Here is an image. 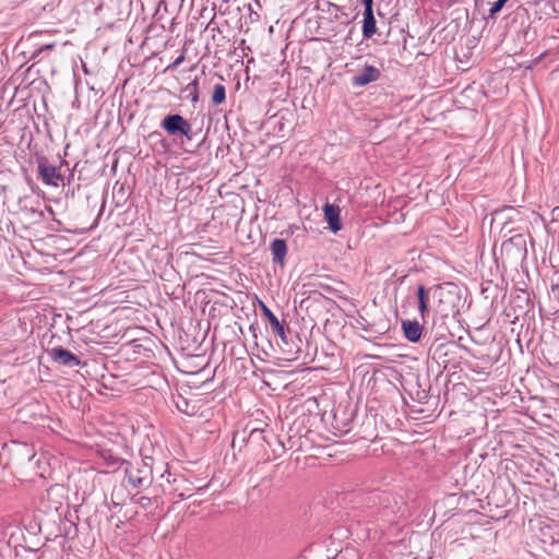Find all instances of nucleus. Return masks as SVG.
<instances>
[{
	"label": "nucleus",
	"mask_w": 559,
	"mask_h": 559,
	"mask_svg": "<svg viewBox=\"0 0 559 559\" xmlns=\"http://www.w3.org/2000/svg\"><path fill=\"white\" fill-rule=\"evenodd\" d=\"M159 126L168 135L179 139L181 143L193 141L201 132V128L193 130L192 123L180 114L166 115Z\"/></svg>",
	"instance_id": "obj_1"
},
{
	"label": "nucleus",
	"mask_w": 559,
	"mask_h": 559,
	"mask_svg": "<svg viewBox=\"0 0 559 559\" xmlns=\"http://www.w3.org/2000/svg\"><path fill=\"white\" fill-rule=\"evenodd\" d=\"M430 388L431 386H405V394L409 397L412 404L404 394L402 396L405 403L414 408L419 405H436L437 396L431 394Z\"/></svg>",
	"instance_id": "obj_2"
},
{
	"label": "nucleus",
	"mask_w": 559,
	"mask_h": 559,
	"mask_svg": "<svg viewBox=\"0 0 559 559\" xmlns=\"http://www.w3.org/2000/svg\"><path fill=\"white\" fill-rule=\"evenodd\" d=\"M141 334L143 336H139L126 342L122 345V349L127 354L133 353L150 358L151 355L153 354L152 346L154 345V341L150 335H147V332L145 330H141Z\"/></svg>",
	"instance_id": "obj_3"
},
{
	"label": "nucleus",
	"mask_w": 559,
	"mask_h": 559,
	"mask_svg": "<svg viewBox=\"0 0 559 559\" xmlns=\"http://www.w3.org/2000/svg\"><path fill=\"white\" fill-rule=\"evenodd\" d=\"M37 169L41 181L47 186H58V181L63 180V176L58 168L51 165L47 157H37Z\"/></svg>",
	"instance_id": "obj_4"
},
{
	"label": "nucleus",
	"mask_w": 559,
	"mask_h": 559,
	"mask_svg": "<svg viewBox=\"0 0 559 559\" xmlns=\"http://www.w3.org/2000/svg\"><path fill=\"white\" fill-rule=\"evenodd\" d=\"M47 355L53 362L63 367L74 368L81 365L80 358L62 346L48 349Z\"/></svg>",
	"instance_id": "obj_5"
},
{
	"label": "nucleus",
	"mask_w": 559,
	"mask_h": 559,
	"mask_svg": "<svg viewBox=\"0 0 559 559\" xmlns=\"http://www.w3.org/2000/svg\"><path fill=\"white\" fill-rule=\"evenodd\" d=\"M384 373L376 365L365 364L355 370V379L361 384H377L382 381Z\"/></svg>",
	"instance_id": "obj_6"
},
{
	"label": "nucleus",
	"mask_w": 559,
	"mask_h": 559,
	"mask_svg": "<svg viewBox=\"0 0 559 559\" xmlns=\"http://www.w3.org/2000/svg\"><path fill=\"white\" fill-rule=\"evenodd\" d=\"M181 391H178L177 394H173V401L177 407V409L187 415H193L197 412L195 401L189 399L191 394V386H180Z\"/></svg>",
	"instance_id": "obj_7"
},
{
	"label": "nucleus",
	"mask_w": 559,
	"mask_h": 559,
	"mask_svg": "<svg viewBox=\"0 0 559 559\" xmlns=\"http://www.w3.org/2000/svg\"><path fill=\"white\" fill-rule=\"evenodd\" d=\"M381 76L380 70L371 64H366L364 69L352 78V85L362 87L369 83L376 82Z\"/></svg>",
	"instance_id": "obj_8"
},
{
	"label": "nucleus",
	"mask_w": 559,
	"mask_h": 559,
	"mask_svg": "<svg viewBox=\"0 0 559 559\" xmlns=\"http://www.w3.org/2000/svg\"><path fill=\"white\" fill-rule=\"evenodd\" d=\"M432 289L435 292H437V290H439V287L435 286V287L427 288L425 285L419 284L416 289V297H417V302H418V313L424 322L430 313L429 301H430V294H431Z\"/></svg>",
	"instance_id": "obj_9"
},
{
	"label": "nucleus",
	"mask_w": 559,
	"mask_h": 559,
	"mask_svg": "<svg viewBox=\"0 0 559 559\" xmlns=\"http://www.w3.org/2000/svg\"><path fill=\"white\" fill-rule=\"evenodd\" d=\"M401 329L404 337L411 343H418L424 332V325L417 320H402Z\"/></svg>",
	"instance_id": "obj_10"
},
{
	"label": "nucleus",
	"mask_w": 559,
	"mask_h": 559,
	"mask_svg": "<svg viewBox=\"0 0 559 559\" xmlns=\"http://www.w3.org/2000/svg\"><path fill=\"white\" fill-rule=\"evenodd\" d=\"M270 249L273 264L283 267L285 265V257L288 251L286 241L281 238H275L272 240Z\"/></svg>",
	"instance_id": "obj_11"
},
{
	"label": "nucleus",
	"mask_w": 559,
	"mask_h": 559,
	"mask_svg": "<svg viewBox=\"0 0 559 559\" xmlns=\"http://www.w3.org/2000/svg\"><path fill=\"white\" fill-rule=\"evenodd\" d=\"M323 212L324 218L329 224V229L334 234L341 230L342 223L340 218V207L337 205L326 203L323 207Z\"/></svg>",
	"instance_id": "obj_12"
},
{
	"label": "nucleus",
	"mask_w": 559,
	"mask_h": 559,
	"mask_svg": "<svg viewBox=\"0 0 559 559\" xmlns=\"http://www.w3.org/2000/svg\"><path fill=\"white\" fill-rule=\"evenodd\" d=\"M262 312L271 324L272 330L280 336V338L287 343L286 330L284 322H281L277 317L264 304H261Z\"/></svg>",
	"instance_id": "obj_13"
},
{
	"label": "nucleus",
	"mask_w": 559,
	"mask_h": 559,
	"mask_svg": "<svg viewBox=\"0 0 559 559\" xmlns=\"http://www.w3.org/2000/svg\"><path fill=\"white\" fill-rule=\"evenodd\" d=\"M453 296L451 294H448L445 296V299L440 297L438 300V309L436 310L437 313L440 314L441 319L448 318L450 314L453 317L459 312L454 305H451V307H448V304L452 302Z\"/></svg>",
	"instance_id": "obj_14"
},
{
	"label": "nucleus",
	"mask_w": 559,
	"mask_h": 559,
	"mask_svg": "<svg viewBox=\"0 0 559 559\" xmlns=\"http://www.w3.org/2000/svg\"><path fill=\"white\" fill-rule=\"evenodd\" d=\"M376 19L373 12L364 13L362 20V36L364 38H371L377 33Z\"/></svg>",
	"instance_id": "obj_15"
},
{
	"label": "nucleus",
	"mask_w": 559,
	"mask_h": 559,
	"mask_svg": "<svg viewBox=\"0 0 559 559\" xmlns=\"http://www.w3.org/2000/svg\"><path fill=\"white\" fill-rule=\"evenodd\" d=\"M199 80L195 78L185 88H182L183 97L189 99L194 106L199 102Z\"/></svg>",
	"instance_id": "obj_16"
},
{
	"label": "nucleus",
	"mask_w": 559,
	"mask_h": 559,
	"mask_svg": "<svg viewBox=\"0 0 559 559\" xmlns=\"http://www.w3.org/2000/svg\"><path fill=\"white\" fill-rule=\"evenodd\" d=\"M226 100V87L218 83L213 87V93L211 97V102L213 105L217 106L223 104Z\"/></svg>",
	"instance_id": "obj_17"
},
{
	"label": "nucleus",
	"mask_w": 559,
	"mask_h": 559,
	"mask_svg": "<svg viewBox=\"0 0 559 559\" xmlns=\"http://www.w3.org/2000/svg\"><path fill=\"white\" fill-rule=\"evenodd\" d=\"M503 7H504V3L501 2L500 0H497L489 9V16H491V17L495 16L497 13H499L502 10Z\"/></svg>",
	"instance_id": "obj_18"
},
{
	"label": "nucleus",
	"mask_w": 559,
	"mask_h": 559,
	"mask_svg": "<svg viewBox=\"0 0 559 559\" xmlns=\"http://www.w3.org/2000/svg\"><path fill=\"white\" fill-rule=\"evenodd\" d=\"M129 481L133 487H140L143 484V479L141 477L133 476L132 472H129Z\"/></svg>",
	"instance_id": "obj_19"
},
{
	"label": "nucleus",
	"mask_w": 559,
	"mask_h": 559,
	"mask_svg": "<svg viewBox=\"0 0 559 559\" xmlns=\"http://www.w3.org/2000/svg\"><path fill=\"white\" fill-rule=\"evenodd\" d=\"M365 10L364 13L373 12V0H360Z\"/></svg>",
	"instance_id": "obj_20"
},
{
	"label": "nucleus",
	"mask_w": 559,
	"mask_h": 559,
	"mask_svg": "<svg viewBox=\"0 0 559 559\" xmlns=\"http://www.w3.org/2000/svg\"><path fill=\"white\" fill-rule=\"evenodd\" d=\"M185 60V56L183 55H180L179 57H177L167 68L166 70H170V69H175L177 68L179 64L182 63V61Z\"/></svg>",
	"instance_id": "obj_21"
},
{
	"label": "nucleus",
	"mask_w": 559,
	"mask_h": 559,
	"mask_svg": "<svg viewBox=\"0 0 559 559\" xmlns=\"http://www.w3.org/2000/svg\"><path fill=\"white\" fill-rule=\"evenodd\" d=\"M152 376L154 378L152 381L154 382H159L160 380H163L164 382L168 383V380L160 374L152 373Z\"/></svg>",
	"instance_id": "obj_22"
},
{
	"label": "nucleus",
	"mask_w": 559,
	"mask_h": 559,
	"mask_svg": "<svg viewBox=\"0 0 559 559\" xmlns=\"http://www.w3.org/2000/svg\"><path fill=\"white\" fill-rule=\"evenodd\" d=\"M53 46H55L53 44L45 45L40 50L51 49Z\"/></svg>",
	"instance_id": "obj_23"
},
{
	"label": "nucleus",
	"mask_w": 559,
	"mask_h": 559,
	"mask_svg": "<svg viewBox=\"0 0 559 559\" xmlns=\"http://www.w3.org/2000/svg\"><path fill=\"white\" fill-rule=\"evenodd\" d=\"M150 136H151V138H153V136H160V133H158V132H156V131H155V132H152V133L150 134Z\"/></svg>",
	"instance_id": "obj_24"
},
{
	"label": "nucleus",
	"mask_w": 559,
	"mask_h": 559,
	"mask_svg": "<svg viewBox=\"0 0 559 559\" xmlns=\"http://www.w3.org/2000/svg\"><path fill=\"white\" fill-rule=\"evenodd\" d=\"M539 3H540V0H538V1H533L531 4H533V5H538Z\"/></svg>",
	"instance_id": "obj_25"
},
{
	"label": "nucleus",
	"mask_w": 559,
	"mask_h": 559,
	"mask_svg": "<svg viewBox=\"0 0 559 559\" xmlns=\"http://www.w3.org/2000/svg\"><path fill=\"white\" fill-rule=\"evenodd\" d=\"M210 381H211V379H206L205 381L202 382V385L207 384Z\"/></svg>",
	"instance_id": "obj_26"
},
{
	"label": "nucleus",
	"mask_w": 559,
	"mask_h": 559,
	"mask_svg": "<svg viewBox=\"0 0 559 559\" xmlns=\"http://www.w3.org/2000/svg\"><path fill=\"white\" fill-rule=\"evenodd\" d=\"M255 330H257V328L253 324L250 325V331H255Z\"/></svg>",
	"instance_id": "obj_27"
},
{
	"label": "nucleus",
	"mask_w": 559,
	"mask_h": 559,
	"mask_svg": "<svg viewBox=\"0 0 559 559\" xmlns=\"http://www.w3.org/2000/svg\"><path fill=\"white\" fill-rule=\"evenodd\" d=\"M501 2H503L504 4L509 1V0H500Z\"/></svg>",
	"instance_id": "obj_28"
}]
</instances>
